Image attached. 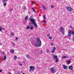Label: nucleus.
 Returning <instances> with one entry per match:
<instances>
[{"mask_svg": "<svg viewBox=\"0 0 74 74\" xmlns=\"http://www.w3.org/2000/svg\"><path fill=\"white\" fill-rule=\"evenodd\" d=\"M16 41H17L18 40V38L17 37L16 38Z\"/></svg>", "mask_w": 74, "mask_h": 74, "instance_id": "nucleus-37", "label": "nucleus"}, {"mask_svg": "<svg viewBox=\"0 0 74 74\" xmlns=\"http://www.w3.org/2000/svg\"><path fill=\"white\" fill-rule=\"evenodd\" d=\"M47 36L48 37H49V36H50V35H49V34H48L47 35Z\"/></svg>", "mask_w": 74, "mask_h": 74, "instance_id": "nucleus-35", "label": "nucleus"}, {"mask_svg": "<svg viewBox=\"0 0 74 74\" xmlns=\"http://www.w3.org/2000/svg\"><path fill=\"white\" fill-rule=\"evenodd\" d=\"M23 74H25V73H23Z\"/></svg>", "mask_w": 74, "mask_h": 74, "instance_id": "nucleus-47", "label": "nucleus"}, {"mask_svg": "<svg viewBox=\"0 0 74 74\" xmlns=\"http://www.w3.org/2000/svg\"><path fill=\"white\" fill-rule=\"evenodd\" d=\"M51 8H54V6L53 5H51Z\"/></svg>", "mask_w": 74, "mask_h": 74, "instance_id": "nucleus-25", "label": "nucleus"}, {"mask_svg": "<svg viewBox=\"0 0 74 74\" xmlns=\"http://www.w3.org/2000/svg\"><path fill=\"white\" fill-rule=\"evenodd\" d=\"M10 11H12V9H10Z\"/></svg>", "mask_w": 74, "mask_h": 74, "instance_id": "nucleus-39", "label": "nucleus"}, {"mask_svg": "<svg viewBox=\"0 0 74 74\" xmlns=\"http://www.w3.org/2000/svg\"><path fill=\"white\" fill-rule=\"evenodd\" d=\"M50 71L52 73H56V69L54 67H52L50 69Z\"/></svg>", "mask_w": 74, "mask_h": 74, "instance_id": "nucleus-3", "label": "nucleus"}, {"mask_svg": "<svg viewBox=\"0 0 74 74\" xmlns=\"http://www.w3.org/2000/svg\"><path fill=\"white\" fill-rule=\"evenodd\" d=\"M3 2H5V1H7V0H3Z\"/></svg>", "mask_w": 74, "mask_h": 74, "instance_id": "nucleus-26", "label": "nucleus"}, {"mask_svg": "<svg viewBox=\"0 0 74 74\" xmlns=\"http://www.w3.org/2000/svg\"><path fill=\"white\" fill-rule=\"evenodd\" d=\"M60 30L62 33L63 35H64V29L63 28V27H60Z\"/></svg>", "mask_w": 74, "mask_h": 74, "instance_id": "nucleus-5", "label": "nucleus"}, {"mask_svg": "<svg viewBox=\"0 0 74 74\" xmlns=\"http://www.w3.org/2000/svg\"><path fill=\"white\" fill-rule=\"evenodd\" d=\"M56 62H59V59H58V58H57L56 59Z\"/></svg>", "mask_w": 74, "mask_h": 74, "instance_id": "nucleus-17", "label": "nucleus"}, {"mask_svg": "<svg viewBox=\"0 0 74 74\" xmlns=\"http://www.w3.org/2000/svg\"><path fill=\"white\" fill-rule=\"evenodd\" d=\"M0 45H2V43L0 44Z\"/></svg>", "mask_w": 74, "mask_h": 74, "instance_id": "nucleus-46", "label": "nucleus"}, {"mask_svg": "<svg viewBox=\"0 0 74 74\" xmlns=\"http://www.w3.org/2000/svg\"><path fill=\"white\" fill-rule=\"evenodd\" d=\"M29 20L31 22H32L33 23V25H34V26L36 27H37V25L36 24V23H35L36 22V19H34L33 18H32L31 17L29 18Z\"/></svg>", "mask_w": 74, "mask_h": 74, "instance_id": "nucleus-2", "label": "nucleus"}, {"mask_svg": "<svg viewBox=\"0 0 74 74\" xmlns=\"http://www.w3.org/2000/svg\"><path fill=\"white\" fill-rule=\"evenodd\" d=\"M49 39H50V40L52 39L51 37H49Z\"/></svg>", "mask_w": 74, "mask_h": 74, "instance_id": "nucleus-34", "label": "nucleus"}, {"mask_svg": "<svg viewBox=\"0 0 74 74\" xmlns=\"http://www.w3.org/2000/svg\"><path fill=\"white\" fill-rule=\"evenodd\" d=\"M28 18V16H27L25 17V21H26Z\"/></svg>", "mask_w": 74, "mask_h": 74, "instance_id": "nucleus-18", "label": "nucleus"}, {"mask_svg": "<svg viewBox=\"0 0 74 74\" xmlns=\"http://www.w3.org/2000/svg\"><path fill=\"white\" fill-rule=\"evenodd\" d=\"M66 8L67 10L69 11H73V9L70 7H66Z\"/></svg>", "mask_w": 74, "mask_h": 74, "instance_id": "nucleus-4", "label": "nucleus"}, {"mask_svg": "<svg viewBox=\"0 0 74 74\" xmlns=\"http://www.w3.org/2000/svg\"><path fill=\"white\" fill-rule=\"evenodd\" d=\"M71 62V60H69L68 61H67L66 63H68V64H70V63Z\"/></svg>", "mask_w": 74, "mask_h": 74, "instance_id": "nucleus-14", "label": "nucleus"}, {"mask_svg": "<svg viewBox=\"0 0 74 74\" xmlns=\"http://www.w3.org/2000/svg\"><path fill=\"white\" fill-rule=\"evenodd\" d=\"M47 53H49V50L48 49L47 50Z\"/></svg>", "mask_w": 74, "mask_h": 74, "instance_id": "nucleus-30", "label": "nucleus"}, {"mask_svg": "<svg viewBox=\"0 0 74 74\" xmlns=\"http://www.w3.org/2000/svg\"><path fill=\"white\" fill-rule=\"evenodd\" d=\"M19 65H20V66H21V65H22V64H19Z\"/></svg>", "mask_w": 74, "mask_h": 74, "instance_id": "nucleus-45", "label": "nucleus"}, {"mask_svg": "<svg viewBox=\"0 0 74 74\" xmlns=\"http://www.w3.org/2000/svg\"><path fill=\"white\" fill-rule=\"evenodd\" d=\"M51 46H53V44L52 43H51Z\"/></svg>", "mask_w": 74, "mask_h": 74, "instance_id": "nucleus-32", "label": "nucleus"}, {"mask_svg": "<svg viewBox=\"0 0 74 74\" xmlns=\"http://www.w3.org/2000/svg\"><path fill=\"white\" fill-rule=\"evenodd\" d=\"M26 57L27 59H29V58H31V57H29V56L28 55H26Z\"/></svg>", "mask_w": 74, "mask_h": 74, "instance_id": "nucleus-16", "label": "nucleus"}, {"mask_svg": "<svg viewBox=\"0 0 74 74\" xmlns=\"http://www.w3.org/2000/svg\"><path fill=\"white\" fill-rule=\"evenodd\" d=\"M56 50V48L55 47H53V51H51V53H53L54 52H55V51Z\"/></svg>", "mask_w": 74, "mask_h": 74, "instance_id": "nucleus-8", "label": "nucleus"}, {"mask_svg": "<svg viewBox=\"0 0 74 74\" xmlns=\"http://www.w3.org/2000/svg\"><path fill=\"white\" fill-rule=\"evenodd\" d=\"M43 22L44 23H46V21H45V19H44L43 20Z\"/></svg>", "mask_w": 74, "mask_h": 74, "instance_id": "nucleus-23", "label": "nucleus"}, {"mask_svg": "<svg viewBox=\"0 0 74 74\" xmlns=\"http://www.w3.org/2000/svg\"><path fill=\"white\" fill-rule=\"evenodd\" d=\"M40 52H41V53H42L43 52L42 51V50H41Z\"/></svg>", "mask_w": 74, "mask_h": 74, "instance_id": "nucleus-44", "label": "nucleus"}, {"mask_svg": "<svg viewBox=\"0 0 74 74\" xmlns=\"http://www.w3.org/2000/svg\"><path fill=\"white\" fill-rule=\"evenodd\" d=\"M26 29H30V27H29V26H27L26 27Z\"/></svg>", "mask_w": 74, "mask_h": 74, "instance_id": "nucleus-24", "label": "nucleus"}, {"mask_svg": "<svg viewBox=\"0 0 74 74\" xmlns=\"http://www.w3.org/2000/svg\"><path fill=\"white\" fill-rule=\"evenodd\" d=\"M53 58L54 59H56L58 58V56H56L55 55H53Z\"/></svg>", "mask_w": 74, "mask_h": 74, "instance_id": "nucleus-9", "label": "nucleus"}, {"mask_svg": "<svg viewBox=\"0 0 74 74\" xmlns=\"http://www.w3.org/2000/svg\"><path fill=\"white\" fill-rule=\"evenodd\" d=\"M6 5H7V4H6V3H4L3 4L4 6H6Z\"/></svg>", "mask_w": 74, "mask_h": 74, "instance_id": "nucleus-28", "label": "nucleus"}, {"mask_svg": "<svg viewBox=\"0 0 74 74\" xmlns=\"http://www.w3.org/2000/svg\"><path fill=\"white\" fill-rule=\"evenodd\" d=\"M37 41H36L37 44L34 45V46L36 47H40L41 45V42L40 41V38H37Z\"/></svg>", "mask_w": 74, "mask_h": 74, "instance_id": "nucleus-1", "label": "nucleus"}, {"mask_svg": "<svg viewBox=\"0 0 74 74\" xmlns=\"http://www.w3.org/2000/svg\"><path fill=\"white\" fill-rule=\"evenodd\" d=\"M14 59H16V58H17V56H15L14 57Z\"/></svg>", "mask_w": 74, "mask_h": 74, "instance_id": "nucleus-22", "label": "nucleus"}, {"mask_svg": "<svg viewBox=\"0 0 74 74\" xmlns=\"http://www.w3.org/2000/svg\"><path fill=\"white\" fill-rule=\"evenodd\" d=\"M0 31L1 32H2V28H1V27H0Z\"/></svg>", "mask_w": 74, "mask_h": 74, "instance_id": "nucleus-27", "label": "nucleus"}, {"mask_svg": "<svg viewBox=\"0 0 74 74\" xmlns=\"http://www.w3.org/2000/svg\"><path fill=\"white\" fill-rule=\"evenodd\" d=\"M72 33V32H71V31L70 30L69 31V32L68 36H71Z\"/></svg>", "mask_w": 74, "mask_h": 74, "instance_id": "nucleus-7", "label": "nucleus"}, {"mask_svg": "<svg viewBox=\"0 0 74 74\" xmlns=\"http://www.w3.org/2000/svg\"><path fill=\"white\" fill-rule=\"evenodd\" d=\"M13 45H14V46H15V44L14 43H13Z\"/></svg>", "mask_w": 74, "mask_h": 74, "instance_id": "nucleus-40", "label": "nucleus"}, {"mask_svg": "<svg viewBox=\"0 0 74 74\" xmlns=\"http://www.w3.org/2000/svg\"><path fill=\"white\" fill-rule=\"evenodd\" d=\"M42 8H43L44 10H47V8H47L46 7V6L44 5H43Z\"/></svg>", "mask_w": 74, "mask_h": 74, "instance_id": "nucleus-11", "label": "nucleus"}, {"mask_svg": "<svg viewBox=\"0 0 74 74\" xmlns=\"http://www.w3.org/2000/svg\"><path fill=\"white\" fill-rule=\"evenodd\" d=\"M72 34H73V35L74 34V31H73L72 32Z\"/></svg>", "mask_w": 74, "mask_h": 74, "instance_id": "nucleus-36", "label": "nucleus"}, {"mask_svg": "<svg viewBox=\"0 0 74 74\" xmlns=\"http://www.w3.org/2000/svg\"><path fill=\"white\" fill-rule=\"evenodd\" d=\"M6 59V57H5V56H4L3 57V58H2V60H3H3H5V59Z\"/></svg>", "mask_w": 74, "mask_h": 74, "instance_id": "nucleus-19", "label": "nucleus"}, {"mask_svg": "<svg viewBox=\"0 0 74 74\" xmlns=\"http://www.w3.org/2000/svg\"><path fill=\"white\" fill-rule=\"evenodd\" d=\"M63 67H64V69H67V66H65V65H63Z\"/></svg>", "mask_w": 74, "mask_h": 74, "instance_id": "nucleus-13", "label": "nucleus"}, {"mask_svg": "<svg viewBox=\"0 0 74 74\" xmlns=\"http://www.w3.org/2000/svg\"><path fill=\"white\" fill-rule=\"evenodd\" d=\"M2 54H4V53H4V52H3L2 53Z\"/></svg>", "mask_w": 74, "mask_h": 74, "instance_id": "nucleus-38", "label": "nucleus"}, {"mask_svg": "<svg viewBox=\"0 0 74 74\" xmlns=\"http://www.w3.org/2000/svg\"><path fill=\"white\" fill-rule=\"evenodd\" d=\"M10 35H11V36H15V34L13 32H11V33H10Z\"/></svg>", "mask_w": 74, "mask_h": 74, "instance_id": "nucleus-15", "label": "nucleus"}, {"mask_svg": "<svg viewBox=\"0 0 74 74\" xmlns=\"http://www.w3.org/2000/svg\"><path fill=\"white\" fill-rule=\"evenodd\" d=\"M43 18L44 19H46V17H45V15H43Z\"/></svg>", "mask_w": 74, "mask_h": 74, "instance_id": "nucleus-29", "label": "nucleus"}, {"mask_svg": "<svg viewBox=\"0 0 74 74\" xmlns=\"http://www.w3.org/2000/svg\"><path fill=\"white\" fill-rule=\"evenodd\" d=\"M67 58V56H64L62 57V58L63 59H66V58Z\"/></svg>", "mask_w": 74, "mask_h": 74, "instance_id": "nucleus-12", "label": "nucleus"}, {"mask_svg": "<svg viewBox=\"0 0 74 74\" xmlns=\"http://www.w3.org/2000/svg\"><path fill=\"white\" fill-rule=\"evenodd\" d=\"M24 9H25H25H26V7H24Z\"/></svg>", "mask_w": 74, "mask_h": 74, "instance_id": "nucleus-42", "label": "nucleus"}, {"mask_svg": "<svg viewBox=\"0 0 74 74\" xmlns=\"http://www.w3.org/2000/svg\"><path fill=\"white\" fill-rule=\"evenodd\" d=\"M69 69L70 70H73V66H70L69 67Z\"/></svg>", "mask_w": 74, "mask_h": 74, "instance_id": "nucleus-10", "label": "nucleus"}, {"mask_svg": "<svg viewBox=\"0 0 74 74\" xmlns=\"http://www.w3.org/2000/svg\"><path fill=\"white\" fill-rule=\"evenodd\" d=\"M2 71V70L1 69L0 70V73H1V72Z\"/></svg>", "mask_w": 74, "mask_h": 74, "instance_id": "nucleus-41", "label": "nucleus"}, {"mask_svg": "<svg viewBox=\"0 0 74 74\" xmlns=\"http://www.w3.org/2000/svg\"><path fill=\"white\" fill-rule=\"evenodd\" d=\"M8 74H11V73L10 72H9Z\"/></svg>", "mask_w": 74, "mask_h": 74, "instance_id": "nucleus-43", "label": "nucleus"}, {"mask_svg": "<svg viewBox=\"0 0 74 74\" xmlns=\"http://www.w3.org/2000/svg\"><path fill=\"white\" fill-rule=\"evenodd\" d=\"M30 70H29V71H30L31 70L32 71H34L35 69V67L33 66H30Z\"/></svg>", "mask_w": 74, "mask_h": 74, "instance_id": "nucleus-6", "label": "nucleus"}, {"mask_svg": "<svg viewBox=\"0 0 74 74\" xmlns=\"http://www.w3.org/2000/svg\"><path fill=\"white\" fill-rule=\"evenodd\" d=\"M32 10H33V11H34V12H36V11L35 10H34V8H32Z\"/></svg>", "mask_w": 74, "mask_h": 74, "instance_id": "nucleus-31", "label": "nucleus"}, {"mask_svg": "<svg viewBox=\"0 0 74 74\" xmlns=\"http://www.w3.org/2000/svg\"><path fill=\"white\" fill-rule=\"evenodd\" d=\"M10 52H11L12 53H14V50L12 49V50H10Z\"/></svg>", "mask_w": 74, "mask_h": 74, "instance_id": "nucleus-21", "label": "nucleus"}, {"mask_svg": "<svg viewBox=\"0 0 74 74\" xmlns=\"http://www.w3.org/2000/svg\"><path fill=\"white\" fill-rule=\"evenodd\" d=\"M1 29L2 30H4V28H3L2 27H1Z\"/></svg>", "mask_w": 74, "mask_h": 74, "instance_id": "nucleus-33", "label": "nucleus"}, {"mask_svg": "<svg viewBox=\"0 0 74 74\" xmlns=\"http://www.w3.org/2000/svg\"><path fill=\"white\" fill-rule=\"evenodd\" d=\"M29 29L30 30H32L33 29V27H31Z\"/></svg>", "mask_w": 74, "mask_h": 74, "instance_id": "nucleus-20", "label": "nucleus"}]
</instances>
